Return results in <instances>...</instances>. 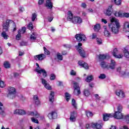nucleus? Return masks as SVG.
I'll use <instances>...</instances> for the list:
<instances>
[{"mask_svg":"<svg viewBox=\"0 0 129 129\" xmlns=\"http://www.w3.org/2000/svg\"><path fill=\"white\" fill-rule=\"evenodd\" d=\"M75 38H76L77 41L79 42L78 43V45L75 46L77 51H78L81 57L85 58L86 52H85V50H84V49L81 47V46H82V43L80 42H82V41L83 42H85V41H86V36L85 35H84V34L81 33L76 34Z\"/></svg>","mask_w":129,"mask_h":129,"instance_id":"nucleus-1","label":"nucleus"},{"mask_svg":"<svg viewBox=\"0 0 129 129\" xmlns=\"http://www.w3.org/2000/svg\"><path fill=\"white\" fill-rule=\"evenodd\" d=\"M111 23L108 24V27L109 30L112 32L113 34L115 35L118 34L119 32V28H120V24L118 20L115 18H112L110 20Z\"/></svg>","mask_w":129,"mask_h":129,"instance_id":"nucleus-2","label":"nucleus"},{"mask_svg":"<svg viewBox=\"0 0 129 129\" xmlns=\"http://www.w3.org/2000/svg\"><path fill=\"white\" fill-rule=\"evenodd\" d=\"M67 21L72 22L73 24H81L82 23V19L79 16L73 17V13L71 11L68 12Z\"/></svg>","mask_w":129,"mask_h":129,"instance_id":"nucleus-3","label":"nucleus"},{"mask_svg":"<svg viewBox=\"0 0 129 129\" xmlns=\"http://www.w3.org/2000/svg\"><path fill=\"white\" fill-rule=\"evenodd\" d=\"M44 53H41L38 55L34 56V58L35 60H39V61H42L43 59L46 58V55H50V51L47 49L46 47H43Z\"/></svg>","mask_w":129,"mask_h":129,"instance_id":"nucleus-4","label":"nucleus"},{"mask_svg":"<svg viewBox=\"0 0 129 129\" xmlns=\"http://www.w3.org/2000/svg\"><path fill=\"white\" fill-rule=\"evenodd\" d=\"M8 97H9L10 99H15L17 97V89L13 87H9L8 88Z\"/></svg>","mask_w":129,"mask_h":129,"instance_id":"nucleus-5","label":"nucleus"},{"mask_svg":"<svg viewBox=\"0 0 129 129\" xmlns=\"http://www.w3.org/2000/svg\"><path fill=\"white\" fill-rule=\"evenodd\" d=\"M74 93L77 94V95H79L81 94V91H80V87H79V84L76 82H74Z\"/></svg>","mask_w":129,"mask_h":129,"instance_id":"nucleus-6","label":"nucleus"},{"mask_svg":"<svg viewBox=\"0 0 129 129\" xmlns=\"http://www.w3.org/2000/svg\"><path fill=\"white\" fill-rule=\"evenodd\" d=\"M10 22H13V21L10 19H7L5 22L3 23V31L5 32H8V31H9V28H10Z\"/></svg>","mask_w":129,"mask_h":129,"instance_id":"nucleus-7","label":"nucleus"},{"mask_svg":"<svg viewBox=\"0 0 129 129\" xmlns=\"http://www.w3.org/2000/svg\"><path fill=\"white\" fill-rule=\"evenodd\" d=\"M77 111H73L70 113V120L71 122H75L78 115Z\"/></svg>","mask_w":129,"mask_h":129,"instance_id":"nucleus-8","label":"nucleus"},{"mask_svg":"<svg viewBox=\"0 0 129 129\" xmlns=\"http://www.w3.org/2000/svg\"><path fill=\"white\" fill-rule=\"evenodd\" d=\"M116 72L119 73L121 77H124V76L129 77V72H127L126 70H125V71L121 72V68L120 67H119L116 69Z\"/></svg>","mask_w":129,"mask_h":129,"instance_id":"nucleus-9","label":"nucleus"},{"mask_svg":"<svg viewBox=\"0 0 129 129\" xmlns=\"http://www.w3.org/2000/svg\"><path fill=\"white\" fill-rule=\"evenodd\" d=\"M115 66H116V63L113 59H111V62L108 63L107 68V70H114L115 69Z\"/></svg>","mask_w":129,"mask_h":129,"instance_id":"nucleus-10","label":"nucleus"},{"mask_svg":"<svg viewBox=\"0 0 129 129\" xmlns=\"http://www.w3.org/2000/svg\"><path fill=\"white\" fill-rule=\"evenodd\" d=\"M47 116L49 119H56L58 117L57 111H51V112L48 113Z\"/></svg>","mask_w":129,"mask_h":129,"instance_id":"nucleus-11","label":"nucleus"},{"mask_svg":"<svg viewBox=\"0 0 129 129\" xmlns=\"http://www.w3.org/2000/svg\"><path fill=\"white\" fill-rule=\"evenodd\" d=\"M124 115L121 112H115L113 115V117L116 119H123Z\"/></svg>","mask_w":129,"mask_h":129,"instance_id":"nucleus-12","label":"nucleus"},{"mask_svg":"<svg viewBox=\"0 0 129 129\" xmlns=\"http://www.w3.org/2000/svg\"><path fill=\"white\" fill-rule=\"evenodd\" d=\"M78 64L79 66L83 67V68H84L86 70H88V69H89V66H88V64H87L86 62H84L82 60H79L78 62Z\"/></svg>","mask_w":129,"mask_h":129,"instance_id":"nucleus-13","label":"nucleus"},{"mask_svg":"<svg viewBox=\"0 0 129 129\" xmlns=\"http://www.w3.org/2000/svg\"><path fill=\"white\" fill-rule=\"evenodd\" d=\"M115 93L117 96H118V97H121V98H124V97H125L124 92L121 90H116Z\"/></svg>","mask_w":129,"mask_h":129,"instance_id":"nucleus-14","label":"nucleus"},{"mask_svg":"<svg viewBox=\"0 0 129 129\" xmlns=\"http://www.w3.org/2000/svg\"><path fill=\"white\" fill-rule=\"evenodd\" d=\"M118 52V50H117V48H114L112 52L113 56H114L115 58H117V59H120L121 58H122V57H123V55H120V54L117 55V54Z\"/></svg>","mask_w":129,"mask_h":129,"instance_id":"nucleus-15","label":"nucleus"},{"mask_svg":"<svg viewBox=\"0 0 129 129\" xmlns=\"http://www.w3.org/2000/svg\"><path fill=\"white\" fill-rule=\"evenodd\" d=\"M35 72L38 73V74H42L44 78L47 77V72L44 69L39 70L38 69H35Z\"/></svg>","mask_w":129,"mask_h":129,"instance_id":"nucleus-16","label":"nucleus"},{"mask_svg":"<svg viewBox=\"0 0 129 129\" xmlns=\"http://www.w3.org/2000/svg\"><path fill=\"white\" fill-rule=\"evenodd\" d=\"M113 117V115L110 113H105L103 114V119L104 121H107L109 120V118Z\"/></svg>","mask_w":129,"mask_h":129,"instance_id":"nucleus-17","label":"nucleus"},{"mask_svg":"<svg viewBox=\"0 0 129 129\" xmlns=\"http://www.w3.org/2000/svg\"><path fill=\"white\" fill-rule=\"evenodd\" d=\"M112 13H113V9H112V6L111 5L108 7L106 13H105V15L109 17L110 16H111V14H112Z\"/></svg>","mask_w":129,"mask_h":129,"instance_id":"nucleus-18","label":"nucleus"},{"mask_svg":"<svg viewBox=\"0 0 129 129\" xmlns=\"http://www.w3.org/2000/svg\"><path fill=\"white\" fill-rule=\"evenodd\" d=\"M102 125L103 124L101 122H95L92 123V126L95 127L96 129H101L102 128Z\"/></svg>","mask_w":129,"mask_h":129,"instance_id":"nucleus-19","label":"nucleus"},{"mask_svg":"<svg viewBox=\"0 0 129 129\" xmlns=\"http://www.w3.org/2000/svg\"><path fill=\"white\" fill-rule=\"evenodd\" d=\"M123 31L124 32H129V22L125 21L123 24Z\"/></svg>","mask_w":129,"mask_h":129,"instance_id":"nucleus-20","label":"nucleus"},{"mask_svg":"<svg viewBox=\"0 0 129 129\" xmlns=\"http://www.w3.org/2000/svg\"><path fill=\"white\" fill-rule=\"evenodd\" d=\"M26 111L23 109H16L14 111V114H19V115H24L26 114Z\"/></svg>","mask_w":129,"mask_h":129,"instance_id":"nucleus-21","label":"nucleus"},{"mask_svg":"<svg viewBox=\"0 0 129 129\" xmlns=\"http://www.w3.org/2000/svg\"><path fill=\"white\" fill-rule=\"evenodd\" d=\"M41 83L43 85H44L45 88L48 89V90H51L52 89V87H51V86L48 84L47 81H42Z\"/></svg>","mask_w":129,"mask_h":129,"instance_id":"nucleus-22","label":"nucleus"},{"mask_svg":"<svg viewBox=\"0 0 129 129\" xmlns=\"http://www.w3.org/2000/svg\"><path fill=\"white\" fill-rule=\"evenodd\" d=\"M46 7L47 8H48L50 10L53 9V3H52L51 0H46Z\"/></svg>","mask_w":129,"mask_h":129,"instance_id":"nucleus-23","label":"nucleus"},{"mask_svg":"<svg viewBox=\"0 0 129 129\" xmlns=\"http://www.w3.org/2000/svg\"><path fill=\"white\" fill-rule=\"evenodd\" d=\"M33 100L35 101V104L36 105H40L41 104V101L39 100V97L37 95L33 96Z\"/></svg>","mask_w":129,"mask_h":129,"instance_id":"nucleus-24","label":"nucleus"},{"mask_svg":"<svg viewBox=\"0 0 129 129\" xmlns=\"http://www.w3.org/2000/svg\"><path fill=\"white\" fill-rule=\"evenodd\" d=\"M55 95V93L53 91H51L49 94V102L51 103H53L54 102V96Z\"/></svg>","mask_w":129,"mask_h":129,"instance_id":"nucleus-25","label":"nucleus"},{"mask_svg":"<svg viewBox=\"0 0 129 129\" xmlns=\"http://www.w3.org/2000/svg\"><path fill=\"white\" fill-rule=\"evenodd\" d=\"M123 52L124 53V56H125V58H127L128 59L129 58V52L128 49L126 48V47H124L123 49Z\"/></svg>","mask_w":129,"mask_h":129,"instance_id":"nucleus-26","label":"nucleus"},{"mask_svg":"<svg viewBox=\"0 0 129 129\" xmlns=\"http://www.w3.org/2000/svg\"><path fill=\"white\" fill-rule=\"evenodd\" d=\"M114 15L115 17H117L118 18H123V13H121L120 11L119 12H115L114 13Z\"/></svg>","mask_w":129,"mask_h":129,"instance_id":"nucleus-27","label":"nucleus"},{"mask_svg":"<svg viewBox=\"0 0 129 129\" xmlns=\"http://www.w3.org/2000/svg\"><path fill=\"white\" fill-rule=\"evenodd\" d=\"M85 113L88 118H89V117H92V116H93V113L89 110H86Z\"/></svg>","mask_w":129,"mask_h":129,"instance_id":"nucleus-28","label":"nucleus"},{"mask_svg":"<svg viewBox=\"0 0 129 129\" xmlns=\"http://www.w3.org/2000/svg\"><path fill=\"white\" fill-rule=\"evenodd\" d=\"M104 35L105 37H109L111 36L110 32H109V31L107 30V28H106V27L104 28Z\"/></svg>","mask_w":129,"mask_h":129,"instance_id":"nucleus-29","label":"nucleus"},{"mask_svg":"<svg viewBox=\"0 0 129 129\" xmlns=\"http://www.w3.org/2000/svg\"><path fill=\"white\" fill-rule=\"evenodd\" d=\"M100 66L103 69H107L108 63L105 61H102Z\"/></svg>","mask_w":129,"mask_h":129,"instance_id":"nucleus-30","label":"nucleus"},{"mask_svg":"<svg viewBox=\"0 0 129 129\" xmlns=\"http://www.w3.org/2000/svg\"><path fill=\"white\" fill-rule=\"evenodd\" d=\"M94 30L95 32H99V30H100V24H96L94 25Z\"/></svg>","mask_w":129,"mask_h":129,"instance_id":"nucleus-31","label":"nucleus"},{"mask_svg":"<svg viewBox=\"0 0 129 129\" xmlns=\"http://www.w3.org/2000/svg\"><path fill=\"white\" fill-rule=\"evenodd\" d=\"M83 93L84 95H85V96H86V97H88V96H89V95H90L91 94L90 91L87 89L84 90Z\"/></svg>","mask_w":129,"mask_h":129,"instance_id":"nucleus-32","label":"nucleus"},{"mask_svg":"<svg viewBox=\"0 0 129 129\" xmlns=\"http://www.w3.org/2000/svg\"><path fill=\"white\" fill-rule=\"evenodd\" d=\"M123 120L127 124H128L129 123V114L124 116L123 118Z\"/></svg>","mask_w":129,"mask_h":129,"instance_id":"nucleus-33","label":"nucleus"},{"mask_svg":"<svg viewBox=\"0 0 129 129\" xmlns=\"http://www.w3.org/2000/svg\"><path fill=\"white\" fill-rule=\"evenodd\" d=\"M4 66L5 68H6V69H9V68H11V64H10V62H9V61L4 62Z\"/></svg>","mask_w":129,"mask_h":129,"instance_id":"nucleus-34","label":"nucleus"},{"mask_svg":"<svg viewBox=\"0 0 129 129\" xmlns=\"http://www.w3.org/2000/svg\"><path fill=\"white\" fill-rule=\"evenodd\" d=\"M6 32L7 31H3L2 33V36L5 40H8V38L9 37V35H8L7 33H6Z\"/></svg>","mask_w":129,"mask_h":129,"instance_id":"nucleus-35","label":"nucleus"},{"mask_svg":"<svg viewBox=\"0 0 129 129\" xmlns=\"http://www.w3.org/2000/svg\"><path fill=\"white\" fill-rule=\"evenodd\" d=\"M29 114L30 115H31V116H35L36 118H38L39 116H40V114H39L38 112L35 113L34 112H30Z\"/></svg>","mask_w":129,"mask_h":129,"instance_id":"nucleus-36","label":"nucleus"},{"mask_svg":"<svg viewBox=\"0 0 129 129\" xmlns=\"http://www.w3.org/2000/svg\"><path fill=\"white\" fill-rule=\"evenodd\" d=\"M0 106H4V105L1 102ZM0 114H1V115L3 116L5 115V111L3 110V108H2V107H0Z\"/></svg>","mask_w":129,"mask_h":129,"instance_id":"nucleus-37","label":"nucleus"},{"mask_svg":"<svg viewBox=\"0 0 129 129\" xmlns=\"http://www.w3.org/2000/svg\"><path fill=\"white\" fill-rule=\"evenodd\" d=\"M37 13H33L31 17V21L32 22H35V20L37 19Z\"/></svg>","mask_w":129,"mask_h":129,"instance_id":"nucleus-38","label":"nucleus"},{"mask_svg":"<svg viewBox=\"0 0 129 129\" xmlns=\"http://www.w3.org/2000/svg\"><path fill=\"white\" fill-rule=\"evenodd\" d=\"M65 97H66V99L67 101L68 102L69 100H70V97H71V95L67 92L65 93Z\"/></svg>","mask_w":129,"mask_h":129,"instance_id":"nucleus-39","label":"nucleus"},{"mask_svg":"<svg viewBox=\"0 0 129 129\" xmlns=\"http://www.w3.org/2000/svg\"><path fill=\"white\" fill-rule=\"evenodd\" d=\"M72 104L74 108L77 109V104H76V101L75 99H73L72 100Z\"/></svg>","mask_w":129,"mask_h":129,"instance_id":"nucleus-40","label":"nucleus"},{"mask_svg":"<svg viewBox=\"0 0 129 129\" xmlns=\"http://www.w3.org/2000/svg\"><path fill=\"white\" fill-rule=\"evenodd\" d=\"M107 56L105 55V54H99V60H104L106 58H107Z\"/></svg>","mask_w":129,"mask_h":129,"instance_id":"nucleus-41","label":"nucleus"},{"mask_svg":"<svg viewBox=\"0 0 129 129\" xmlns=\"http://www.w3.org/2000/svg\"><path fill=\"white\" fill-rule=\"evenodd\" d=\"M113 2L116 6L121 5V0H113Z\"/></svg>","mask_w":129,"mask_h":129,"instance_id":"nucleus-42","label":"nucleus"},{"mask_svg":"<svg viewBox=\"0 0 129 129\" xmlns=\"http://www.w3.org/2000/svg\"><path fill=\"white\" fill-rule=\"evenodd\" d=\"M117 111H115V112H121L122 111V106L121 105H119L117 107Z\"/></svg>","mask_w":129,"mask_h":129,"instance_id":"nucleus-43","label":"nucleus"},{"mask_svg":"<svg viewBox=\"0 0 129 129\" xmlns=\"http://www.w3.org/2000/svg\"><path fill=\"white\" fill-rule=\"evenodd\" d=\"M36 39L37 37L35 36V33H33L30 36V40H32V41H35V40Z\"/></svg>","mask_w":129,"mask_h":129,"instance_id":"nucleus-44","label":"nucleus"},{"mask_svg":"<svg viewBox=\"0 0 129 129\" xmlns=\"http://www.w3.org/2000/svg\"><path fill=\"white\" fill-rule=\"evenodd\" d=\"M27 27L29 30H33V29H34V26H33V23H32V22L29 23Z\"/></svg>","mask_w":129,"mask_h":129,"instance_id":"nucleus-45","label":"nucleus"},{"mask_svg":"<svg viewBox=\"0 0 129 129\" xmlns=\"http://www.w3.org/2000/svg\"><path fill=\"white\" fill-rule=\"evenodd\" d=\"M0 87L1 88H4V87H6V83L5 81H0Z\"/></svg>","mask_w":129,"mask_h":129,"instance_id":"nucleus-46","label":"nucleus"},{"mask_svg":"<svg viewBox=\"0 0 129 129\" xmlns=\"http://www.w3.org/2000/svg\"><path fill=\"white\" fill-rule=\"evenodd\" d=\"M56 79V75L54 74H51L50 76V80H55Z\"/></svg>","mask_w":129,"mask_h":129,"instance_id":"nucleus-47","label":"nucleus"},{"mask_svg":"<svg viewBox=\"0 0 129 129\" xmlns=\"http://www.w3.org/2000/svg\"><path fill=\"white\" fill-rule=\"evenodd\" d=\"M100 79H105L106 78V75L104 74H101L100 76H99Z\"/></svg>","mask_w":129,"mask_h":129,"instance_id":"nucleus-48","label":"nucleus"},{"mask_svg":"<svg viewBox=\"0 0 129 129\" xmlns=\"http://www.w3.org/2000/svg\"><path fill=\"white\" fill-rule=\"evenodd\" d=\"M87 80L88 81H92V80H93V76L90 75V76H87Z\"/></svg>","mask_w":129,"mask_h":129,"instance_id":"nucleus-49","label":"nucleus"},{"mask_svg":"<svg viewBox=\"0 0 129 129\" xmlns=\"http://www.w3.org/2000/svg\"><path fill=\"white\" fill-rule=\"evenodd\" d=\"M31 120L32 122H34V123H39V120L34 117L31 118Z\"/></svg>","mask_w":129,"mask_h":129,"instance_id":"nucleus-50","label":"nucleus"},{"mask_svg":"<svg viewBox=\"0 0 129 129\" xmlns=\"http://www.w3.org/2000/svg\"><path fill=\"white\" fill-rule=\"evenodd\" d=\"M20 45L21 47H23L24 46H27V42L22 41L20 42Z\"/></svg>","mask_w":129,"mask_h":129,"instance_id":"nucleus-51","label":"nucleus"},{"mask_svg":"<svg viewBox=\"0 0 129 129\" xmlns=\"http://www.w3.org/2000/svg\"><path fill=\"white\" fill-rule=\"evenodd\" d=\"M123 18H126L127 19L129 18V13H123Z\"/></svg>","mask_w":129,"mask_h":129,"instance_id":"nucleus-52","label":"nucleus"},{"mask_svg":"<svg viewBox=\"0 0 129 129\" xmlns=\"http://www.w3.org/2000/svg\"><path fill=\"white\" fill-rule=\"evenodd\" d=\"M96 41L98 45H101V44H102V40H101V39L97 38Z\"/></svg>","mask_w":129,"mask_h":129,"instance_id":"nucleus-53","label":"nucleus"},{"mask_svg":"<svg viewBox=\"0 0 129 129\" xmlns=\"http://www.w3.org/2000/svg\"><path fill=\"white\" fill-rule=\"evenodd\" d=\"M57 58L58 59V60H60V61H62L63 60V56L61 54H57Z\"/></svg>","mask_w":129,"mask_h":129,"instance_id":"nucleus-54","label":"nucleus"},{"mask_svg":"<svg viewBox=\"0 0 129 129\" xmlns=\"http://www.w3.org/2000/svg\"><path fill=\"white\" fill-rule=\"evenodd\" d=\"M13 29V32H16L17 31V26L16 25V23L13 22V26H12Z\"/></svg>","mask_w":129,"mask_h":129,"instance_id":"nucleus-55","label":"nucleus"},{"mask_svg":"<svg viewBox=\"0 0 129 129\" xmlns=\"http://www.w3.org/2000/svg\"><path fill=\"white\" fill-rule=\"evenodd\" d=\"M70 75L72 76H75V75H76V72H75L74 70H72L70 72Z\"/></svg>","mask_w":129,"mask_h":129,"instance_id":"nucleus-56","label":"nucleus"},{"mask_svg":"<svg viewBox=\"0 0 129 129\" xmlns=\"http://www.w3.org/2000/svg\"><path fill=\"white\" fill-rule=\"evenodd\" d=\"M21 38H22V35L21 34H17L16 35V40H18V41H19V40H21Z\"/></svg>","mask_w":129,"mask_h":129,"instance_id":"nucleus-57","label":"nucleus"},{"mask_svg":"<svg viewBox=\"0 0 129 129\" xmlns=\"http://www.w3.org/2000/svg\"><path fill=\"white\" fill-rule=\"evenodd\" d=\"M81 7L82 8H83V9H86V7H87V5H86V3H83L81 4Z\"/></svg>","mask_w":129,"mask_h":129,"instance_id":"nucleus-58","label":"nucleus"},{"mask_svg":"<svg viewBox=\"0 0 129 129\" xmlns=\"http://www.w3.org/2000/svg\"><path fill=\"white\" fill-rule=\"evenodd\" d=\"M96 37H97V35H96V33H93L92 36V39L93 40H94V39H96Z\"/></svg>","mask_w":129,"mask_h":129,"instance_id":"nucleus-59","label":"nucleus"},{"mask_svg":"<svg viewBox=\"0 0 129 129\" xmlns=\"http://www.w3.org/2000/svg\"><path fill=\"white\" fill-rule=\"evenodd\" d=\"M14 75V77H15V78H18V77H19V73H14L13 74Z\"/></svg>","mask_w":129,"mask_h":129,"instance_id":"nucleus-60","label":"nucleus"},{"mask_svg":"<svg viewBox=\"0 0 129 129\" xmlns=\"http://www.w3.org/2000/svg\"><path fill=\"white\" fill-rule=\"evenodd\" d=\"M44 2H45V0H39L38 5H43V4H44Z\"/></svg>","mask_w":129,"mask_h":129,"instance_id":"nucleus-61","label":"nucleus"},{"mask_svg":"<svg viewBox=\"0 0 129 129\" xmlns=\"http://www.w3.org/2000/svg\"><path fill=\"white\" fill-rule=\"evenodd\" d=\"M26 30L27 28H26V27H22L21 31L23 32V34H25V33H26Z\"/></svg>","mask_w":129,"mask_h":129,"instance_id":"nucleus-62","label":"nucleus"},{"mask_svg":"<svg viewBox=\"0 0 129 129\" xmlns=\"http://www.w3.org/2000/svg\"><path fill=\"white\" fill-rule=\"evenodd\" d=\"M67 51L66 50H63L62 51H61V55H67Z\"/></svg>","mask_w":129,"mask_h":129,"instance_id":"nucleus-63","label":"nucleus"},{"mask_svg":"<svg viewBox=\"0 0 129 129\" xmlns=\"http://www.w3.org/2000/svg\"><path fill=\"white\" fill-rule=\"evenodd\" d=\"M102 22L105 24H107V21L105 19H102Z\"/></svg>","mask_w":129,"mask_h":129,"instance_id":"nucleus-64","label":"nucleus"}]
</instances>
